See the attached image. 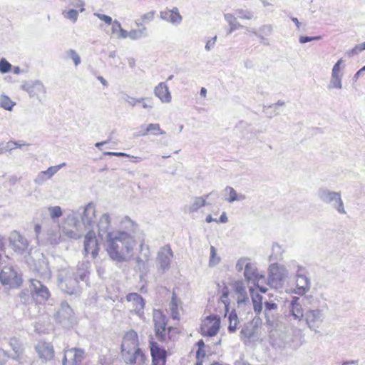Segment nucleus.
<instances>
[{"instance_id": "nucleus-1", "label": "nucleus", "mask_w": 365, "mask_h": 365, "mask_svg": "<svg viewBox=\"0 0 365 365\" xmlns=\"http://www.w3.org/2000/svg\"><path fill=\"white\" fill-rule=\"evenodd\" d=\"M73 215V220L76 227L83 225L86 230H89L84 238V253L86 256L91 255V258L95 259L99 252L96 232L93 230L96 218L95 204L91 202L85 207L74 212Z\"/></svg>"}, {"instance_id": "nucleus-42", "label": "nucleus", "mask_w": 365, "mask_h": 365, "mask_svg": "<svg viewBox=\"0 0 365 365\" xmlns=\"http://www.w3.org/2000/svg\"><path fill=\"white\" fill-rule=\"evenodd\" d=\"M234 15L239 19L250 20L254 17V12L249 9H237Z\"/></svg>"}, {"instance_id": "nucleus-13", "label": "nucleus", "mask_w": 365, "mask_h": 365, "mask_svg": "<svg viewBox=\"0 0 365 365\" xmlns=\"http://www.w3.org/2000/svg\"><path fill=\"white\" fill-rule=\"evenodd\" d=\"M138 348V336L137 332L133 329L128 331L125 334L121 344L123 358L131 354L135 349Z\"/></svg>"}, {"instance_id": "nucleus-21", "label": "nucleus", "mask_w": 365, "mask_h": 365, "mask_svg": "<svg viewBox=\"0 0 365 365\" xmlns=\"http://www.w3.org/2000/svg\"><path fill=\"white\" fill-rule=\"evenodd\" d=\"M343 63V59H339L335 64L334 65L331 70V76L329 84L328 85V88L329 89L336 88L341 89L342 88L341 83V77L342 75L340 74L341 71V65Z\"/></svg>"}, {"instance_id": "nucleus-9", "label": "nucleus", "mask_w": 365, "mask_h": 365, "mask_svg": "<svg viewBox=\"0 0 365 365\" xmlns=\"http://www.w3.org/2000/svg\"><path fill=\"white\" fill-rule=\"evenodd\" d=\"M173 257V252L169 244L160 247L157 254V267L162 273L167 272L170 267L171 259Z\"/></svg>"}, {"instance_id": "nucleus-32", "label": "nucleus", "mask_w": 365, "mask_h": 365, "mask_svg": "<svg viewBox=\"0 0 365 365\" xmlns=\"http://www.w3.org/2000/svg\"><path fill=\"white\" fill-rule=\"evenodd\" d=\"M229 326L227 327L228 332L235 333L237 329L239 319L235 309H232L228 315Z\"/></svg>"}, {"instance_id": "nucleus-2", "label": "nucleus", "mask_w": 365, "mask_h": 365, "mask_svg": "<svg viewBox=\"0 0 365 365\" xmlns=\"http://www.w3.org/2000/svg\"><path fill=\"white\" fill-rule=\"evenodd\" d=\"M106 251L113 261L123 262L127 260L135 245L134 236L128 232L115 231V234H108L106 240Z\"/></svg>"}, {"instance_id": "nucleus-20", "label": "nucleus", "mask_w": 365, "mask_h": 365, "mask_svg": "<svg viewBox=\"0 0 365 365\" xmlns=\"http://www.w3.org/2000/svg\"><path fill=\"white\" fill-rule=\"evenodd\" d=\"M213 196L216 198L219 197V194L217 191H212L210 193L205 195L202 197H195L193 198V202L191 205L190 206H185L184 207V212H197L200 207H204L207 205H210L209 202H207L206 200L210 197Z\"/></svg>"}, {"instance_id": "nucleus-33", "label": "nucleus", "mask_w": 365, "mask_h": 365, "mask_svg": "<svg viewBox=\"0 0 365 365\" xmlns=\"http://www.w3.org/2000/svg\"><path fill=\"white\" fill-rule=\"evenodd\" d=\"M225 191L229 195V197L226 200L230 203L235 201H242L246 198L245 195L238 194L232 187L227 186L225 188Z\"/></svg>"}, {"instance_id": "nucleus-7", "label": "nucleus", "mask_w": 365, "mask_h": 365, "mask_svg": "<svg viewBox=\"0 0 365 365\" xmlns=\"http://www.w3.org/2000/svg\"><path fill=\"white\" fill-rule=\"evenodd\" d=\"M154 332L156 339L160 342L167 341L166 331L168 318L163 312L160 309L153 311Z\"/></svg>"}, {"instance_id": "nucleus-22", "label": "nucleus", "mask_w": 365, "mask_h": 365, "mask_svg": "<svg viewBox=\"0 0 365 365\" xmlns=\"http://www.w3.org/2000/svg\"><path fill=\"white\" fill-rule=\"evenodd\" d=\"M9 344L14 351V354L9 355V358L23 363L24 347L22 341L16 337H12L10 338Z\"/></svg>"}, {"instance_id": "nucleus-36", "label": "nucleus", "mask_w": 365, "mask_h": 365, "mask_svg": "<svg viewBox=\"0 0 365 365\" xmlns=\"http://www.w3.org/2000/svg\"><path fill=\"white\" fill-rule=\"evenodd\" d=\"M35 270L40 274H46L49 271L48 263L43 256L35 263Z\"/></svg>"}, {"instance_id": "nucleus-39", "label": "nucleus", "mask_w": 365, "mask_h": 365, "mask_svg": "<svg viewBox=\"0 0 365 365\" xmlns=\"http://www.w3.org/2000/svg\"><path fill=\"white\" fill-rule=\"evenodd\" d=\"M221 292H222V294L220 297V299H221L222 302L225 304V314H227V313H228L229 309H230V302L228 300V296H229L230 291H229V288L227 286V284H225V282H223V287L222 289Z\"/></svg>"}, {"instance_id": "nucleus-29", "label": "nucleus", "mask_w": 365, "mask_h": 365, "mask_svg": "<svg viewBox=\"0 0 365 365\" xmlns=\"http://www.w3.org/2000/svg\"><path fill=\"white\" fill-rule=\"evenodd\" d=\"M224 18L230 26V29L227 31V35L231 34L234 31L237 29L245 27L244 26L241 25L240 23L237 21V17L232 14H225Z\"/></svg>"}, {"instance_id": "nucleus-30", "label": "nucleus", "mask_w": 365, "mask_h": 365, "mask_svg": "<svg viewBox=\"0 0 365 365\" xmlns=\"http://www.w3.org/2000/svg\"><path fill=\"white\" fill-rule=\"evenodd\" d=\"M126 300L134 303L135 309H143L145 307V300L143 297L135 292L129 293L126 295Z\"/></svg>"}, {"instance_id": "nucleus-10", "label": "nucleus", "mask_w": 365, "mask_h": 365, "mask_svg": "<svg viewBox=\"0 0 365 365\" xmlns=\"http://www.w3.org/2000/svg\"><path fill=\"white\" fill-rule=\"evenodd\" d=\"M322 311L316 309H309L304 312V317L302 319L301 327H308L311 330L317 331L321 323L323 322Z\"/></svg>"}, {"instance_id": "nucleus-37", "label": "nucleus", "mask_w": 365, "mask_h": 365, "mask_svg": "<svg viewBox=\"0 0 365 365\" xmlns=\"http://www.w3.org/2000/svg\"><path fill=\"white\" fill-rule=\"evenodd\" d=\"M284 252L282 247L277 244L274 243L272 248V254L269 256L270 261H278L280 260L282 257V254Z\"/></svg>"}, {"instance_id": "nucleus-54", "label": "nucleus", "mask_w": 365, "mask_h": 365, "mask_svg": "<svg viewBox=\"0 0 365 365\" xmlns=\"http://www.w3.org/2000/svg\"><path fill=\"white\" fill-rule=\"evenodd\" d=\"M179 334L178 328L174 327H168L166 331L167 339L170 340H175V335Z\"/></svg>"}, {"instance_id": "nucleus-35", "label": "nucleus", "mask_w": 365, "mask_h": 365, "mask_svg": "<svg viewBox=\"0 0 365 365\" xmlns=\"http://www.w3.org/2000/svg\"><path fill=\"white\" fill-rule=\"evenodd\" d=\"M122 227L125 229L126 230H123L124 232H128L131 235L135 233L138 227V225L133 221L129 217L125 216L123 220L120 222Z\"/></svg>"}, {"instance_id": "nucleus-49", "label": "nucleus", "mask_w": 365, "mask_h": 365, "mask_svg": "<svg viewBox=\"0 0 365 365\" xmlns=\"http://www.w3.org/2000/svg\"><path fill=\"white\" fill-rule=\"evenodd\" d=\"M49 211L53 220L58 218L63 215L62 210L59 206L50 207Z\"/></svg>"}, {"instance_id": "nucleus-53", "label": "nucleus", "mask_w": 365, "mask_h": 365, "mask_svg": "<svg viewBox=\"0 0 365 365\" xmlns=\"http://www.w3.org/2000/svg\"><path fill=\"white\" fill-rule=\"evenodd\" d=\"M322 38V36H300L299 38V41L300 43H306L310 41H319Z\"/></svg>"}, {"instance_id": "nucleus-23", "label": "nucleus", "mask_w": 365, "mask_h": 365, "mask_svg": "<svg viewBox=\"0 0 365 365\" xmlns=\"http://www.w3.org/2000/svg\"><path fill=\"white\" fill-rule=\"evenodd\" d=\"M91 264L88 261L78 263L77 269L75 271V277H78V282H84L86 286L89 287V276L91 274Z\"/></svg>"}, {"instance_id": "nucleus-3", "label": "nucleus", "mask_w": 365, "mask_h": 365, "mask_svg": "<svg viewBox=\"0 0 365 365\" xmlns=\"http://www.w3.org/2000/svg\"><path fill=\"white\" fill-rule=\"evenodd\" d=\"M57 282L59 289L69 294L77 295L81 293V287L75 270L71 267L61 268L58 271Z\"/></svg>"}, {"instance_id": "nucleus-56", "label": "nucleus", "mask_w": 365, "mask_h": 365, "mask_svg": "<svg viewBox=\"0 0 365 365\" xmlns=\"http://www.w3.org/2000/svg\"><path fill=\"white\" fill-rule=\"evenodd\" d=\"M60 168L61 165L51 166L46 170L43 172L45 173V175L48 178V179H50L55 173L59 170Z\"/></svg>"}, {"instance_id": "nucleus-28", "label": "nucleus", "mask_w": 365, "mask_h": 365, "mask_svg": "<svg viewBox=\"0 0 365 365\" xmlns=\"http://www.w3.org/2000/svg\"><path fill=\"white\" fill-rule=\"evenodd\" d=\"M154 93L163 103H169L171 101L170 92L164 82H161L155 86Z\"/></svg>"}, {"instance_id": "nucleus-27", "label": "nucleus", "mask_w": 365, "mask_h": 365, "mask_svg": "<svg viewBox=\"0 0 365 365\" xmlns=\"http://www.w3.org/2000/svg\"><path fill=\"white\" fill-rule=\"evenodd\" d=\"M125 362L128 364H133L138 363L139 364H144L146 360V356L140 348L135 349L131 354L123 358Z\"/></svg>"}, {"instance_id": "nucleus-17", "label": "nucleus", "mask_w": 365, "mask_h": 365, "mask_svg": "<svg viewBox=\"0 0 365 365\" xmlns=\"http://www.w3.org/2000/svg\"><path fill=\"white\" fill-rule=\"evenodd\" d=\"M289 309L292 320L296 321L297 326L301 328L302 319L304 317V312L302 309V304L299 303V298L297 297H292L289 302ZM292 321V319H290Z\"/></svg>"}, {"instance_id": "nucleus-6", "label": "nucleus", "mask_w": 365, "mask_h": 365, "mask_svg": "<svg viewBox=\"0 0 365 365\" xmlns=\"http://www.w3.org/2000/svg\"><path fill=\"white\" fill-rule=\"evenodd\" d=\"M56 321L64 329L72 328L76 323L73 311L67 302L63 301L60 308L55 314Z\"/></svg>"}, {"instance_id": "nucleus-45", "label": "nucleus", "mask_w": 365, "mask_h": 365, "mask_svg": "<svg viewBox=\"0 0 365 365\" xmlns=\"http://www.w3.org/2000/svg\"><path fill=\"white\" fill-rule=\"evenodd\" d=\"M79 11L74 9H71L68 11H63L62 14L64 18L71 20L73 23L76 22L78 17Z\"/></svg>"}, {"instance_id": "nucleus-61", "label": "nucleus", "mask_w": 365, "mask_h": 365, "mask_svg": "<svg viewBox=\"0 0 365 365\" xmlns=\"http://www.w3.org/2000/svg\"><path fill=\"white\" fill-rule=\"evenodd\" d=\"M47 180H48V178L45 175V173L41 171L38 174L34 182L36 184L42 185Z\"/></svg>"}, {"instance_id": "nucleus-64", "label": "nucleus", "mask_w": 365, "mask_h": 365, "mask_svg": "<svg viewBox=\"0 0 365 365\" xmlns=\"http://www.w3.org/2000/svg\"><path fill=\"white\" fill-rule=\"evenodd\" d=\"M110 25H112V27H111L112 34H118L119 32V30L122 27L120 23L117 20H114V21H113V23Z\"/></svg>"}, {"instance_id": "nucleus-43", "label": "nucleus", "mask_w": 365, "mask_h": 365, "mask_svg": "<svg viewBox=\"0 0 365 365\" xmlns=\"http://www.w3.org/2000/svg\"><path fill=\"white\" fill-rule=\"evenodd\" d=\"M145 133H150L153 135H159L165 134V132L160 128V126L158 123H150L145 127Z\"/></svg>"}, {"instance_id": "nucleus-26", "label": "nucleus", "mask_w": 365, "mask_h": 365, "mask_svg": "<svg viewBox=\"0 0 365 365\" xmlns=\"http://www.w3.org/2000/svg\"><path fill=\"white\" fill-rule=\"evenodd\" d=\"M244 276L249 283L251 282L253 284H256L257 281L263 277L257 272V268L251 262L246 263Z\"/></svg>"}, {"instance_id": "nucleus-60", "label": "nucleus", "mask_w": 365, "mask_h": 365, "mask_svg": "<svg viewBox=\"0 0 365 365\" xmlns=\"http://www.w3.org/2000/svg\"><path fill=\"white\" fill-rule=\"evenodd\" d=\"M155 11H151L141 16V20L144 23H149L154 19Z\"/></svg>"}, {"instance_id": "nucleus-59", "label": "nucleus", "mask_w": 365, "mask_h": 365, "mask_svg": "<svg viewBox=\"0 0 365 365\" xmlns=\"http://www.w3.org/2000/svg\"><path fill=\"white\" fill-rule=\"evenodd\" d=\"M264 312H269L277 309V304L272 301L264 302Z\"/></svg>"}, {"instance_id": "nucleus-5", "label": "nucleus", "mask_w": 365, "mask_h": 365, "mask_svg": "<svg viewBox=\"0 0 365 365\" xmlns=\"http://www.w3.org/2000/svg\"><path fill=\"white\" fill-rule=\"evenodd\" d=\"M0 282L10 289H18L23 283L22 274L17 267L4 266L0 272Z\"/></svg>"}, {"instance_id": "nucleus-41", "label": "nucleus", "mask_w": 365, "mask_h": 365, "mask_svg": "<svg viewBox=\"0 0 365 365\" xmlns=\"http://www.w3.org/2000/svg\"><path fill=\"white\" fill-rule=\"evenodd\" d=\"M256 330L250 324H246L240 331V338L250 339L254 336Z\"/></svg>"}, {"instance_id": "nucleus-50", "label": "nucleus", "mask_w": 365, "mask_h": 365, "mask_svg": "<svg viewBox=\"0 0 365 365\" xmlns=\"http://www.w3.org/2000/svg\"><path fill=\"white\" fill-rule=\"evenodd\" d=\"M232 287L236 293L240 294L245 293L244 283L242 280L235 281L232 284Z\"/></svg>"}, {"instance_id": "nucleus-12", "label": "nucleus", "mask_w": 365, "mask_h": 365, "mask_svg": "<svg viewBox=\"0 0 365 365\" xmlns=\"http://www.w3.org/2000/svg\"><path fill=\"white\" fill-rule=\"evenodd\" d=\"M149 348L152 357V365H165L167 351L154 340L153 336H150L149 339Z\"/></svg>"}, {"instance_id": "nucleus-51", "label": "nucleus", "mask_w": 365, "mask_h": 365, "mask_svg": "<svg viewBox=\"0 0 365 365\" xmlns=\"http://www.w3.org/2000/svg\"><path fill=\"white\" fill-rule=\"evenodd\" d=\"M264 317L266 319V325L269 328H273L275 324L276 317L272 314L269 312H264Z\"/></svg>"}, {"instance_id": "nucleus-8", "label": "nucleus", "mask_w": 365, "mask_h": 365, "mask_svg": "<svg viewBox=\"0 0 365 365\" xmlns=\"http://www.w3.org/2000/svg\"><path fill=\"white\" fill-rule=\"evenodd\" d=\"M30 289L31 297L37 303H44L51 297L48 288L39 280L31 279Z\"/></svg>"}, {"instance_id": "nucleus-47", "label": "nucleus", "mask_w": 365, "mask_h": 365, "mask_svg": "<svg viewBox=\"0 0 365 365\" xmlns=\"http://www.w3.org/2000/svg\"><path fill=\"white\" fill-rule=\"evenodd\" d=\"M67 56L69 57L73 61L76 66H78L81 62V57L74 49H69L67 52Z\"/></svg>"}, {"instance_id": "nucleus-63", "label": "nucleus", "mask_w": 365, "mask_h": 365, "mask_svg": "<svg viewBox=\"0 0 365 365\" xmlns=\"http://www.w3.org/2000/svg\"><path fill=\"white\" fill-rule=\"evenodd\" d=\"M123 99L127 102L131 106H135L138 103V98H135L132 96H130L127 94H125L123 97Z\"/></svg>"}, {"instance_id": "nucleus-19", "label": "nucleus", "mask_w": 365, "mask_h": 365, "mask_svg": "<svg viewBox=\"0 0 365 365\" xmlns=\"http://www.w3.org/2000/svg\"><path fill=\"white\" fill-rule=\"evenodd\" d=\"M98 236L102 240L106 238L108 239V234H115V231H110V217L108 213L103 214L98 223Z\"/></svg>"}, {"instance_id": "nucleus-11", "label": "nucleus", "mask_w": 365, "mask_h": 365, "mask_svg": "<svg viewBox=\"0 0 365 365\" xmlns=\"http://www.w3.org/2000/svg\"><path fill=\"white\" fill-rule=\"evenodd\" d=\"M284 268L277 263H272L269 268L268 284L274 288L282 287L285 280Z\"/></svg>"}, {"instance_id": "nucleus-16", "label": "nucleus", "mask_w": 365, "mask_h": 365, "mask_svg": "<svg viewBox=\"0 0 365 365\" xmlns=\"http://www.w3.org/2000/svg\"><path fill=\"white\" fill-rule=\"evenodd\" d=\"M85 351L82 349L71 348L65 351L62 360L63 365H79L84 356Z\"/></svg>"}, {"instance_id": "nucleus-24", "label": "nucleus", "mask_w": 365, "mask_h": 365, "mask_svg": "<svg viewBox=\"0 0 365 365\" xmlns=\"http://www.w3.org/2000/svg\"><path fill=\"white\" fill-rule=\"evenodd\" d=\"M35 349L39 357L45 361L52 359L54 356L53 347L50 343L39 341Z\"/></svg>"}, {"instance_id": "nucleus-40", "label": "nucleus", "mask_w": 365, "mask_h": 365, "mask_svg": "<svg viewBox=\"0 0 365 365\" xmlns=\"http://www.w3.org/2000/svg\"><path fill=\"white\" fill-rule=\"evenodd\" d=\"M147 36V29L145 26L138 29H132L129 31V38L132 40H138Z\"/></svg>"}, {"instance_id": "nucleus-18", "label": "nucleus", "mask_w": 365, "mask_h": 365, "mask_svg": "<svg viewBox=\"0 0 365 365\" xmlns=\"http://www.w3.org/2000/svg\"><path fill=\"white\" fill-rule=\"evenodd\" d=\"M206 320L212 324L207 327L206 329L204 327H201V334L209 337L215 336L220 328L221 319L220 316L217 314H210L207 317Z\"/></svg>"}, {"instance_id": "nucleus-25", "label": "nucleus", "mask_w": 365, "mask_h": 365, "mask_svg": "<svg viewBox=\"0 0 365 365\" xmlns=\"http://www.w3.org/2000/svg\"><path fill=\"white\" fill-rule=\"evenodd\" d=\"M160 17L163 20L173 24H179L182 21V16L179 13L178 9L176 7H174L171 10L166 9L160 11Z\"/></svg>"}, {"instance_id": "nucleus-14", "label": "nucleus", "mask_w": 365, "mask_h": 365, "mask_svg": "<svg viewBox=\"0 0 365 365\" xmlns=\"http://www.w3.org/2000/svg\"><path fill=\"white\" fill-rule=\"evenodd\" d=\"M21 89L27 92L29 97H35L39 101L41 95L44 96L46 93V88L39 80L24 81L21 86Z\"/></svg>"}, {"instance_id": "nucleus-62", "label": "nucleus", "mask_w": 365, "mask_h": 365, "mask_svg": "<svg viewBox=\"0 0 365 365\" xmlns=\"http://www.w3.org/2000/svg\"><path fill=\"white\" fill-rule=\"evenodd\" d=\"M94 15L108 25H110L113 23V19L110 16L98 13H95Z\"/></svg>"}, {"instance_id": "nucleus-58", "label": "nucleus", "mask_w": 365, "mask_h": 365, "mask_svg": "<svg viewBox=\"0 0 365 365\" xmlns=\"http://www.w3.org/2000/svg\"><path fill=\"white\" fill-rule=\"evenodd\" d=\"M249 324L257 330L262 324V320L259 315H256Z\"/></svg>"}, {"instance_id": "nucleus-52", "label": "nucleus", "mask_w": 365, "mask_h": 365, "mask_svg": "<svg viewBox=\"0 0 365 365\" xmlns=\"http://www.w3.org/2000/svg\"><path fill=\"white\" fill-rule=\"evenodd\" d=\"M138 103H142V107L143 108H153V102L152 98H138Z\"/></svg>"}, {"instance_id": "nucleus-4", "label": "nucleus", "mask_w": 365, "mask_h": 365, "mask_svg": "<svg viewBox=\"0 0 365 365\" xmlns=\"http://www.w3.org/2000/svg\"><path fill=\"white\" fill-rule=\"evenodd\" d=\"M317 195L322 202L330 205L339 215L346 214L340 192L332 191L322 187L318 190Z\"/></svg>"}, {"instance_id": "nucleus-57", "label": "nucleus", "mask_w": 365, "mask_h": 365, "mask_svg": "<svg viewBox=\"0 0 365 365\" xmlns=\"http://www.w3.org/2000/svg\"><path fill=\"white\" fill-rule=\"evenodd\" d=\"M237 303L238 307H240L241 306H246L249 304V299L246 294V292L240 294V296L237 298Z\"/></svg>"}, {"instance_id": "nucleus-34", "label": "nucleus", "mask_w": 365, "mask_h": 365, "mask_svg": "<svg viewBox=\"0 0 365 365\" xmlns=\"http://www.w3.org/2000/svg\"><path fill=\"white\" fill-rule=\"evenodd\" d=\"M273 26L271 24H264L259 27L258 31H253V34L261 40H264L265 36H269L272 34Z\"/></svg>"}, {"instance_id": "nucleus-38", "label": "nucleus", "mask_w": 365, "mask_h": 365, "mask_svg": "<svg viewBox=\"0 0 365 365\" xmlns=\"http://www.w3.org/2000/svg\"><path fill=\"white\" fill-rule=\"evenodd\" d=\"M16 105V103L12 101L11 98L6 96V94H1L0 96V107L11 111L12 110L14 106Z\"/></svg>"}, {"instance_id": "nucleus-48", "label": "nucleus", "mask_w": 365, "mask_h": 365, "mask_svg": "<svg viewBox=\"0 0 365 365\" xmlns=\"http://www.w3.org/2000/svg\"><path fill=\"white\" fill-rule=\"evenodd\" d=\"M12 65L4 58L0 59V73H6L11 71Z\"/></svg>"}, {"instance_id": "nucleus-55", "label": "nucleus", "mask_w": 365, "mask_h": 365, "mask_svg": "<svg viewBox=\"0 0 365 365\" xmlns=\"http://www.w3.org/2000/svg\"><path fill=\"white\" fill-rule=\"evenodd\" d=\"M250 292L252 302L263 303V297L260 294L255 292L254 289L252 287L250 288Z\"/></svg>"}, {"instance_id": "nucleus-44", "label": "nucleus", "mask_w": 365, "mask_h": 365, "mask_svg": "<svg viewBox=\"0 0 365 365\" xmlns=\"http://www.w3.org/2000/svg\"><path fill=\"white\" fill-rule=\"evenodd\" d=\"M64 2L67 6H72L74 8H79V11L83 12L85 11V2L83 0H61Z\"/></svg>"}, {"instance_id": "nucleus-46", "label": "nucleus", "mask_w": 365, "mask_h": 365, "mask_svg": "<svg viewBox=\"0 0 365 365\" xmlns=\"http://www.w3.org/2000/svg\"><path fill=\"white\" fill-rule=\"evenodd\" d=\"M289 267L293 269H297L296 270V277L297 278L302 277V276H307L306 275V269L302 267V266L297 264L295 262H291L289 264Z\"/></svg>"}, {"instance_id": "nucleus-31", "label": "nucleus", "mask_w": 365, "mask_h": 365, "mask_svg": "<svg viewBox=\"0 0 365 365\" xmlns=\"http://www.w3.org/2000/svg\"><path fill=\"white\" fill-rule=\"evenodd\" d=\"M297 287L299 294H305L309 289L310 280L307 276H302V277L297 278Z\"/></svg>"}, {"instance_id": "nucleus-15", "label": "nucleus", "mask_w": 365, "mask_h": 365, "mask_svg": "<svg viewBox=\"0 0 365 365\" xmlns=\"http://www.w3.org/2000/svg\"><path fill=\"white\" fill-rule=\"evenodd\" d=\"M9 242L15 252L23 255L28 252L29 242L19 232L14 231L9 237Z\"/></svg>"}]
</instances>
